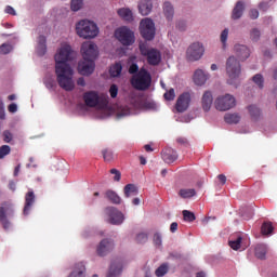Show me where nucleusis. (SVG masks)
Here are the masks:
<instances>
[{
	"mask_svg": "<svg viewBox=\"0 0 277 277\" xmlns=\"http://www.w3.org/2000/svg\"><path fill=\"white\" fill-rule=\"evenodd\" d=\"M38 55L42 56L47 53V37L39 36L38 38V48H37Z\"/></svg>",
	"mask_w": 277,
	"mask_h": 277,
	"instance_id": "bb28decb",
	"label": "nucleus"
},
{
	"mask_svg": "<svg viewBox=\"0 0 277 277\" xmlns=\"http://www.w3.org/2000/svg\"><path fill=\"white\" fill-rule=\"evenodd\" d=\"M176 27L177 29H180V31H185V27H186L185 21L177 22Z\"/></svg>",
	"mask_w": 277,
	"mask_h": 277,
	"instance_id": "e2e57ef3",
	"label": "nucleus"
},
{
	"mask_svg": "<svg viewBox=\"0 0 277 277\" xmlns=\"http://www.w3.org/2000/svg\"><path fill=\"white\" fill-rule=\"evenodd\" d=\"M137 8L142 16H148L153 12V0H140Z\"/></svg>",
	"mask_w": 277,
	"mask_h": 277,
	"instance_id": "6ab92c4d",
	"label": "nucleus"
},
{
	"mask_svg": "<svg viewBox=\"0 0 277 277\" xmlns=\"http://www.w3.org/2000/svg\"><path fill=\"white\" fill-rule=\"evenodd\" d=\"M14 135L12 134V132H10V130H6L3 132V140L6 144H10V142H12Z\"/></svg>",
	"mask_w": 277,
	"mask_h": 277,
	"instance_id": "8fccbe9b",
	"label": "nucleus"
},
{
	"mask_svg": "<svg viewBox=\"0 0 277 277\" xmlns=\"http://www.w3.org/2000/svg\"><path fill=\"white\" fill-rule=\"evenodd\" d=\"M161 243H162L161 234L159 233L154 234V245L160 248Z\"/></svg>",
	"mask_w": 277,
	"mask_h": 277,
	"instance_id": "6e6d98bb",
	"label": "nucleus"
},
{
	"mask_svg": "<svg viewBox=\"0 0 277 277\" xmlns=\"http://www.w3.org/2000/svg\"><path fill=\"white\" fill-rule=\"evenodd\" d=\"M234 51L238 60H240V62H246V60L250 57V48L248 45L236 44L234 47Z\"/></svg>",
	"mask_w": 277,
	"mask_h": 277,
	"instance_id": "f3484780",
	"label": "nucleus"
},
{
	"mask_svg": "<svg viewBox=\"0 0 277 277\" xmlns=\"http://www.w3.org/2000/svg\"><path fill=\"white\" fill-rule=\"evenodd\" d=\"M109 75L110 77H120L122 75V64L116 63L109 68Z\"/></svg>",
	"mask_w": 277,
	"mask_h": 277,
	"instance_id": "7c9ffc66",
	"label": "nucleus"
},
{
	"mask_svg": "<svg viewBox=\"0 0 277 277\" xmlns=\"http://www.w3.org/2000/svg\"><path fill=\"white\" fill-rule=\"evenodd\" d=\"M106 215H108L109 223L116 226L124 222V214H122V212L115 207L106 208Z\"/></svg>",
	"mask_w": 277,
	"mask_h": 277,
	"instance_id": "ddd939ff",
	"label": "nucleus"
},
{
	"mask_svg": "<svg viewBox=\"0 0 277 277\" xmlns=\"http://www.w3.org/2000/svg\"><path fill=\"white\" fill-rule=\"evenodd\" d=\"M250 39L252 40V42H259V40L261 39V30L253 28L250 32Z\"/></svg>",
	"mask_w": 277,
	"mask_h": 277,
	"instance_id": "79ce46f5",
	"label": "nucleus"
},
{
	"mask_svg": "<svg viewBox=\"0 0 277 277\" xmlns=\"http://www.w3.org/2000/svg\"><path fill=\"white\" fill-rule=\"evenodd\" d=\"M76 34L83 40H92L98 36V26L89 19H81L76 24Z\"/></svg>",
	"mask_w": 277,
	"mask_h": 277,
	"instance_id": "f03ea898",
	"label": "nucleus"
},
{
	"mask_svg": "<svg viewBox=\"0 0 277 277\" xmlns=\"http://www.w3.org/2000/svg\"><path fill=\"white\" fill-rule=\"evenodd\" d=\"M267 254V246L264 243H260L255 246V256L256 259H260L261 261L265 260V256Z\"/></svg>",
	"mask_w": 277,
	"mask_h": 277,
	"instance_id": "cd10ccee",
	"label": "nucleus"
},
{
	"mask_svg": "<svg viewBox=\"0 0 277 277\" xmlns=\"http://www.w3.org/2000/svg\"><path fill=\"white\" fill-rule=\"evenodd\" d=\"M81 53L83 60H91L94 62L98 57V47L92 42H83L81 45Z\"/></svg>",
	"mask_w": 277,
	"mask_h": 277,
	"instance_id": "9b49d317",
	"label": "nucleus"
},
{
	"mask_svg": "<svg viewBox=\"0 0 277 277\" xmlns=\"http://www.w3.org/2000/svg\"><path fill=\"white\" fill-rule=\"evenodd\" d=\"M262 235H272V233H274V225L272 224V222H264L262 224Z\"/></svg>",
	"mask_w": 277,
	"mask_h": 277,
	"instance_id": "e433bc0d",
	"label": "nucleus"
},
{
	"mask_svg": "<svg viewBox=\"0 0 277 277\" xmlns=\"http://www.w3.org/2000/svg\"><path fill=\"white\" fill-rule=\"evenodd\" d=\"M55 60V75L56 81L65 92H72L75 90V81L72 76V67L68 65V62L75 60V52L70 45H64L60 49L58 53L54 56Z\"/></svg>",
	"mask_w": 277,
	"mask_h": 277,
	"instance_id": "f257e3e1",
	"label": "nucleus"
},
{
	"mask_svg": "<svg viewBox=\"0 0 277 277\" xmlns=\"http://www.w3.org/2000/svg\"><path fill=\"white\" fill-rule=\"evenodd\" d=\"M0 105V120H5V108L3 107V102H1Z\"/></svg>",
	"mask_w": 277,
	"mask_h": 277,
	"instance_id": "680f3d73",
	"label": "nucleus"
},
{
	"mask_svg": "<svg viewBox=\"0 0 277 277\" xmlns=\"http://www.w3.org/2000/svg\"><path fill=\"white\" fill-rule=\"evenodd\" d=\"M176 230H179V223H176V222L171 223L170 232L175 233Z\"/></svg>",
	"mask_w": 277,
	"mask_h": 277,
	"instance_id": "69168bd1",
	"label": "nucleus"
},
{
	"mask_svg": "<svg viewBox=\"0 0 277 277\" xmlns=\"http://www.w3.org/2000/svg\"><path fill=\"white\" fill-rule=\"evenodd\" d=\"M104 161H114V150L106 148L102 150Z\"/></svg>",
	"mask_w": 277,
	"mask_h": 277,
	"instance_id": "4c0bfd02",
	"label": "nucleus"
},
{
	"mask_svg": "<svg viewBox=\"0 0 277 277\" xmlns=\"http://www.w3.org/2000/svg\"><path fill=\"white\" fill-rule=\"evenodd\" d=\"M228 40V28H225L221 32V42L223 44V49H226V41Z\"/></svg>",
	"mask_w": 277,
	"mask_h": 277,
	"instance_id": "de8ad7c7",
	"label": "nucleus"
},
{
	"mask_svg": "<svg viewBox=\"0 0 277 277\" xmlns=\"http://www.w3.org/2000/svg\"><path fill=\"white\" fill-rule=\"evenodd\" d=\"M182 213L185 222H194L196 220V214L189 210H184Z\"/></svg>",
	"mask_w": 277,
	"mask_h": 277,
	"instance_id": "58836bf2",
	"label": "nucleus"
},
{
	"mask_svg": "<svg viewBox=\"0 0 277 277\" xmlns=\"http://www.w3.org/2000/svg\"><path fill=\"white\" fill-rule=\"evenodd\" d=\"M126 198H131V196H137L138 190L135 184H127L123 188Z\"/></svg>",
	"mask_w": 277,
	"mask_h": 277,
	"instance_id": "c85d7f7f",
	"label": "nucleus"
},
{
	"mask_svg": "<svg viewBox=\"0 0 277 277\" xmlns=\"http://www.w3.org/2000/svg\"><path fill=\"white\" fill-rule=\"evenodd\" d=\"M235 105H237L235 101V96L230 94L219 96L214 101V106H215V109H217V111H228V109H233Z\"/></svg>",
	"mask_w": 277,
	"mask_h": 277,
	"instance_id": "1a4fd4ad",
	"label": "nucleus"
},
{
	"mask_svg": "<svg viewBox=\"0 0 277 277\" xmlns=\"http://www.w3.org/2000/svg\"><path fill=\"white\" fill-rule=\"evenodd\" d=\"M9 188L11 189V192H16V182H9Z\"/></svg>",
	"mask_w": 277,
	"mask_h": 277,
	"instance_id": "774afa93",
	"label": "nucleus"
},
{
	"mask_svg": "<svg viewBox=\"0 0 277 277\" xmlns=\"http://www.w3.org/2000/svg\"><path fill=\"white\" fill-rule=\"evenodd\" d=\"M138 49L141 55H143V57H147L149 66H159L161 63V52H159V50L154 48L148 49V44L146 43H140Z\"/></svg>",
	"mask_w": 277,
	"mask_h": 277,
	"instance_id": "39448f33",
	"label": "nucleus"
},
{
	"mask_svg": "<svg viewBox=\"0 0 277 277\" xmlns=\"http://www.w3.org/2000/svg\"><path fill=\"white\" fill-rule=\"evenodd\" d=\"M10 153H12V148L9 145H2L0 147V159H5Z\"/></svg>",
	"mask_w": 277,
	"mask_h": 277,
	"instance_id": "ea45409f",
	"label": "nucleus"
},
{
	"mask_svg": "<svg viewBox=\"0 0 277 277\" xmlns=\"http://www.w3.org/2000/svg\"><path fill=\"white\" fill-rule=\"evenodd\" d=\"M137 72H140V66H137V64H135V63H132L129 67V74L137 75Z\"/></svg>",
	"mask_w": 277,
	"mask_h": 277,
	"instance_id": "3c124183",
	"label": "nucleus"
},
{
	"mask_svg": "<svg viewBox=\"0 0 277 277\" xmlns=\"http://www.w3.org/2000/svg\"><path fill=\"white\" fill-rule=\"evenodd\" d=\"M162 159L166 163H174L179 159V154L172 148L162 150Z\"/></svg>",
	"mask_w": 277,
	"mask_h": 277,
	"instance_id": "412c9836",
	"label": "nucleus"
},
{
	"mask_svg": "<svg viewBox=\"0 0 277 277\" xmlns=\"http://www.w3.org/2000/svg\"><path fill=\"white\" fill-rule=\"evenodd\" d=\"M8 215H14V206L10 201H3L0 206V224L4 230H9L11 226Z\"/></svg>",
	"mask_w": 277,
	"mask_h": 277,
	"instance_id": "423d86ee",
	"label": "nucleus"
},
{
	"mask_svg": "<svg viewBox=\"0 0 277 277\" xmlns=\"http://www.w3.org/2000/svg\"><path fill=\"white\" fill-rule=\"evenodd\" d=\"M115 37L123 44V47H131V44L135 42V35L133 34V30L126 26L118 28L115 31Z\"/></svg>",
	"mask_w": 277,
	"mask_h": 277,
	"instance_id": "0eeeda50",
	"label": "nucleus"
},
{
	"mask_svg": "<svg viewBox=\"0 0 277 277\" xmlns=\"http://www.w3.org/2000/svg\"><path fill=\"white\" fill-rule=\"evenodd\" d=\"M140 32L144 40H154L156 34L155 22L148 17L142 19L140 23Z\"/></svg>",
	"mask_w": 277,
	"mask_h": 277,
	"instance_id": "6e6552de",
	"label": "nucleus"
},
{
	"mask_svg": "<svg viewBox=\"0 0 277 277\" xmlns=\"http://www.w3.org/2000/svg\"><path fill=\"white\" fill-rule=\"evenodd\" d=\"M227 83L235 85L237 79L241 76V64L235 56H229L226 62Z\"/></svg>",
	"mask_w": 277,
	"mask_h": 277,
	"instance_id": "20e7f679",
	"label": "nucleus"
},
{
	"mask_svg": "<svg viewBox=\"0 0 277 277\" xmlns=\"http://www.w3.org/2000/svg\"><path fill=\"white\" fill-rule=\"evenodd\" d=\"M96 64L92 60H82L78 63V72L84 77H90L94 72Z\"/></svg>",
	"mask_w": 277,
	"mask_h": 277,
	"instance_id": "4468645a",
	"label": "nucleus"
},
{
	"mask_svg": "<svg viewBox=\"0 0 277 277\" xmlns=\"http://www.w3.org/2000/svg\"><path fill=\"white\" fill-rule=\"evenodd\" d=\"M12 49V44L3 43L0 45V53H2V55H8V53H10Z\"/></svg>",
	"mask_w": 277,
	"mask_h": 277,
	"instance_id": "a18cd8bd",
	"label": "nucleus"
},
{
	"mask_svg": "<svg viewBox=\"0 0 277 277\" xmlns=\"http://www.w3.org/2000/svg\"><path fill=\"white\" fill-rule=\"evenodd\" d=\"M245 10H246V4H243V1H238L232 11V19L239 21V18L243 16Z\"/></svg>",
	"mask_w": 277,
	"mask_h": 277,
	"instance_id": "4be33fe9",
	"label": "nucleus"
},
{
	"mask_svg": "<svg viewBox=\"0 0 277 277\" xmlns=\"http://www.w3.org/2000/svg\"><path fill=\"white\" fill-rule=\"evenodd\" d=\"M217 179H219V181H220V183H221L222 185H226V175H224V174H219V175H217Z\"/></svg>",
	"mask_w": 277,
	"mask_h": 277,
	"instance_id": "338daca9",
	"label": "nucleus"
},
{
	"mask_svg": "<svg viewBox=\"0 0 277 277\" xmlns=\"http://www.w3.org/2000/svg\"><path fill=\"white\" fill-rule=\"evenodd\" d=\"M117 14L122 18V21H127V23H131V21H133V12L130 9H119Z\"/></svg>",
	"mask_w": 277,
	"mask_h": 277,
	"instance_id": "a878e982",
	"label": "nucleus"
},
{
	"mask_svg": "<svg viewBox=\"0 0 277 277\" xmlns=\"http://www.w3.org/2000/svg\"><path fill=\"white\" fill-rule=\"evenodd\" d=\"M162 10L167 21H172V18H174V6L171 2H164Z\"/></svg>",
	"mask_w": 277,
	"mask_h": 277,
	"instance_id": "393cba45",
	"label": "nucleus"
},
{
	"mask_svg": "<svg viewBox=\"0 0 277 277\" xmlns=\"http://www.w3.org/2000/svg\"><path fill=\"white\" fill-rule=\"evenodd\" d=\"M110 174L115 175L114 181H116L117 183L120 182V179H122V173H120V171L117 169H111Z\"/></svg>",
	"mask_w": 277,
	"mask_h": 277,
	"instance_id": "603ef678",
	"label": "nucleus"
},
{
	"mask_svg": "<svg viewBox=\"0 0 277 277\" xmlns=\"http://www.w3.org/2000/svg\"><path fill=\"white\" fill-rule=\"evenodd\" d=\"M8 110L10 111V114H16L18 111V106L12 103L8 106Z\"/></svg>",
	"mask_w": 277,
	"mask_h": 277,
	"instance_id": "bf43d9fd",
	"label": "nucleus"
},
{
	"mask_svg": "<svg viewBox=\"0 0 277 277\" xmlns=\"http://www.w3.org/2000/svg\"><path fill=\"white\" fill-rule=\"evenodd\" d=\"M144 109H157V104L155 102L146 101L143 103Z\"/></svg>",
	"mask_w": 277,
	"mask_h": 277,
	"instance_id": "864d4df0",
	"label": "nucleus"
},
{
	"mask_svg": "<svg viewBox=\"0 0 277 277\" xmlns=\"http://www.w3.org/2000/svg\"><path fill=\"white\" fill-rule=\"evenodd\" d=\"M163 96L166 101H174V98H176V93L174 92V89H170Z\"/></svg>",
	"mask_w": 277,
	"mask_h": 277,
	"instance_id": "49530a36",
	"label": "nucleus"
},
{
	"mask_svg": "<svg viewBox=\"0 0 277 277\" xmlns=\"http://www.w3.org/2000/svg\"><path fill=\"white\" fill-rule=\"evenodd\" d=\"M209 79V75L205 74L202 69H197L194 74V82L196 85H205Z\"/></svg>",
	"mask_w": 277,
	"mask_h": 277,
	"instance_id": "b1692460",
	"label": "nucleus"
},
{
	"mask_svg": "<svg viewBox=\"0 0 277 277\" xmlns=\"http://www.w3.org/2000/svg\"><path fill=\"white\" fill-rule=\"evenodd\" d=\"M157 277H162L168 274V264H161L155 272Z\"/></svg>",
	"mask_w": 277,
	"mask_h": 277,
	"instance_id": "a19ab883",
	"label": "nucleus"
},
{
	"mask_svg": "<svg viewBox=\"0 0 277 277\" xmlns=\"http://www.w3.org/2000/svg\"><path fill=\"white\" fill-rule=\"evenodd\" d=\"M192 103V94L189 92L182 93L175 103V109L179 114H183L189 109V105Z\"/></svg>",
	"mask_w": 277,
	"mask_h": 277,
	"instance_id": "f8f14e48",
	"label": "nucleus"
},
{
	"mask_svg": "<svg viewBox=\"0 0 277 277\" xmlns=\"http://www.w3.org/2000/svg\"><path fill=\"white\" fill-rule=\"evenodd\" d=\"M224 120L227 124H237L241 120V117L239 114H226Z\"/></svg>",
	"mask_w": 277,
	"mask_h": 277,
	"instance_id": "2f4dec72",
	"label": "nucleus"
},
{
	"mask_svg": "<svg viewBox=\"0 0 277 277\" xmlns=\"http://www.w3.org/2000/svg\"><path fill=\"white\" fill-rule=\"evenodd\" d=\"M179 196L181 198H184V199L194 198V196H196V189H194V188H182L179 192Z\"/></svg>",
	"mask_w": 277,
	"mask_h": 277,
	"instance_id": "473e14b6",
	"label": "nucleus"
},
{
	"mask_svg": "<svg viewBox=\"0 0 277 277\" xmlns=\"http://www.w3.org/2000/svg\"><path fill=\"white\" fill-rule=\"evenodd\" d=\"M130 83L134 90L144 92L153 84V76H150L148 69L142 67L137 74L132 76Z\"/></svg>",
	"mask_w": 277,
	"mask_h": 277,
	"instance_id": "7ed1b4c3",
	"label": "nucleus"
},
{
	"mask_svg": "<svg viewBox=\"0 0 277 277\" xmlns=\"http://www.w3.org/2000/svg\"><path fill=\"white\" fill-rule=\"evenodd\" d=\"M5 14H11V16H16V11L14 10V8L8 5L5 8Z\"/></svg>",
	"mask_w": 277,
	"mask_h": 277,
	"instance_id": "052dcab7",
	"label": "nucleus"
},
{
	"mask_svg": "<svg viewBox=\"0 0 277 277\" xmlns=\"http://www.w3.org/2000/svg\"><path fill=\"white\" fill-rule=\"evenodd\" d=\"M34 202H36V195L34 194V190H29L25 196V206L23 210L24 215H29L31 207H34Z\"/></svg>",
	"mask_w": 277,
	"mask_h": 277,
	"instance_id": "aec40b11",
	"label": "nucleus"
},
{
	"mask_svg": "<svg viewBox=\"0 0 277 277\" xmlns=\"http://www.w3.org/2000/svg\"><path fill=\"white\" fill-rule=\"evenodd\" d=\"M176 142L180 144V146H185V148L189 146V141L183 136L177 137Z\"/></svg>",
	"mask_w": 277,
	"mask_h": 277,
	"instance_id": "5fc2aeb1",
	"label": "nucleus"
},
{
	"mask_svg": "<svg viewBox=\"0 0 277 277\" xmlns=\"http://www.w3.org/2000/svg\"><path fill=\"white\" fill-rule=\"evenodd\" d=\"M260 10H262V12H267L269 4H267V2H261L259 4Z\"/></svg>",
	"mask_w": 277,
	"mask_h": 277,
	"instance_id": "0e129e2a",
	"label": "nucleus"
},
{
	"mask_svg": "<svg viewBox=\"0 0 277 277\" xmlns=\"http://www.w3.org/2000/svg\"><path fill=\"white\" fill-rule=\"evenodd\" d=\"M82 98H83L84 105H87V107H96L100 102L98 92H96V91H88V92L83 93Z\"/></svg>",
	"mask_w": 277,
	"mask_h": 277,
	"instance_id": "2eb2a0df",
	"label": "nucleus"
},
{
	"mask_svg": "<svg viewBox=\"0 0 277 277\" xmlns=\"http://www.w3.org/2000/svg\"><path fill=\"white\" fill-rule=\"evenodd\" d=\"M81 8H83V0H71L72 12H79Z\"/></svg>",
	"mask_w": 277,
	"mask_h": 277,
	"instance_id": "37998d69",
	"label": "nucleus"
},
{
	"mask_svg": "<svg viewBox=\"0 0 277 277\" xmlns=\"http://www.w3.org/2000/svg\"><path fill=\"white\" fill-rule=\"evenodd\" d=\"M213 105V93L211 91H206L201 96V107L206 113L211 111Z\"/></svg>",
	"mask_w": 277,
	"mask_h": 277,
	"instance_id": "a211bd4d",
	"label": "nucleus"
},
{
	"mask_svg": "<svg viewBox=\"0 0 277 277\" xmlns=\"http://www.w3.org/2000/svg\"><path fill=\"white\" fill-rule=\"evenodd\" d=\"M122 274V262L120 260L111 263L107 277H118Z\"/></svg>",
	"mask_w": 277,
	"mask_h": 277,
	"instance_id": "5701e85b",
	"label": "nucleus"
},
{
	"mask_svg": "<svg viewBox=\"0 0 277 277\" xmlns=\"http://www.w3.org/2000/svg\"><path fill=\"white\" fill-rule=\"evenodd\" d=\"M136 241L138 243H146L148 241V234L146 233H140L136 235Z\"/></svg>",
	"mask_w": 277,
	"mask_h": 277,
	"instance_id": "09e8293b",
	"label": "nucleus"
},
{
	"mask_svg": "<svg viewBox=\"0 0 277 277\" xmlns=\"http://www.w3.org/2000/svg\"><path fill=\"white\" fill-rule=\"evenodd\" d=\"M111 250H114V241L109 239H103L97 246L98 256H106V254H109Z\"/></svg>",
	"mask_w": 277,
	"mask_h": 277,
	"instance_id": "dca6fc26",
	"label": "nucleus"
},
{
	"mask_svg": "<svg viewBox=\"0 0 277 277\" xmlns=\"http://www.w3.org/2000/svg\"><path fill=\"white\" fill-rule=\"evenodd\" d=\"M249 16L250 18H252V21H256V18H259V10L256 9L250 10Z\"/></svg>",
	"mask_w": 277,
	"mask_h": 277,
	"instance_id": "13d9d810",
	"label": "nucleus"
},
{
	"mask_svg": "<svg viewBox=\"0 0 277 277\" xmlns=\"http://www.w3.org/2000/svg\"><path fill=\"white\" fill-rule=\"evenodd\" d=\"M248 110L252 120H258L259 118H261V108L258 107L256 105H250L248 107Z\"/></svg>",
	"mask_w": 277,
	"mask_h": 277,
	"instance_id": "72a5a7b5",
	"label": "nucleus"
},
{
	"mask_svg": "<svg viewBox=\"0 0 277 277\" xmlns=\"http://www.w3.org/2000/svg\"><path fill=\"white\" fill-rule=\"evenodd\" d=\"M85 272V265L83 263H78L75 266L74 272L68 277H85L83 274Z\"/></svg>",
	"mask_w": 277,
	"mask_h": 277,
	"instance_id": "c756f323",
	"label": "nucleus"
},
{
	"mask_svg": "<svg viewBox=\"0 0 277 277\" xmlns=\"http://www.w3.org/2000/svg\"><path fill=\"white\" fill-rule=\"evenodd\" d=\"M253 82L255 83V85H258V88H260V90H263V83H264V79L263 76L261 74H258L255 76H253Z\"/></svg>",
	"mask_w": 277,
	"mask_h": 277,
	"instance_id": "c03bdc74",
	"label": "nucleus"
},
{
	"mask_svg": "<svg viewBox=\"0 0 277 277\" xmlns=\"http://www.w3.org/2000/svg\"><path fill=\"white\" fill-rule=\"evenodd\" d=\"M109 94L111 98H116V96H118V85L111 84L109 89Z\"/></svg>",
	"mask_w": 277,
	"mask_h": 277,
	"instance_id": "4d7b16f0",
	"label": "nucleus"
},
{
	"mask_svg": "<svg viewBox=\"0 0 277 277\" xmlns=\"http://www.w3.org/2000/svg\"><path fill=\"white\" fill-rule=\"evenodd\" d=\"M106 198H108V200H110V202L114 205H120L121 202L120 196H118V194H116L114 190H107Z\"/></svg>",
	"mask_w": 277,
	"mask_h": 277,
	"instance_id": "c9c22d12",
	"label": "nucleus"
},
{
	"mask_svg": "<svg viewBox=\"0 0 277 277\" xmlns=\"http://www.w3.org/2000/svg\"><path fill=\"white\" fill-rule=\"evenodd\" d=\"M241 241H243V238L237 235L236 238L229 240V247L232 250H239V248H241Z\"/></svg>",
	"mask_w": 277,
	"mask_h": 277,
	"instance_id": "f704fd0d",
	"label": "nucleus"
},
{
	"mask_svg": "<svg viewBox=\"0 0 277 277\" xmlns=\"http://www.w3.org/2000/svg\"><path fill=\"white\" fill-rule=\"evenodd\" d=\"M205 55V47L200 42L190 44L186 51L188 62H198Z\"/></svg>",
	"mask_w": 277,
	"mask_h": 277,
	"instance_id": "9d476101",
	"label": "nucleus"
}]
</instances>
